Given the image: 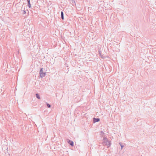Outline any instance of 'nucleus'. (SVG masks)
<instances>
[{"mask_svg":"<svg viewBox=\"0 0 156 156\" xmlns=\"http://www.w3.org/2000/svg\"><path fill=\"white\" fill-rule=\"evenodd\" d=\"M45 103L46 104L48 108H50L51 107V105L50 104L46 102H45Z\"/></svg>","mask_w":156,"mask_h":156,"instance_id":"7","label":"nucleus"},{"mask_svg":"<svg viewBox=\"0 0 156 156\" xmlns=\"http://www.w3.org/2000/svg\"><path fill=\"white\" fill-rule=\"evenodd\" d=\"M104 133L102 131H101V132L100 135H104Z\"/></svg>","mask_w":156,"mask_h":156,"instance_id":"10","label":"nucleus"},{"mask_svg":"<svg viewBox=\"0 0 156 156\" xmlns=\"http://www.w3.org/2000/svg\"><path fill=\"white\" fill-rule=\"evenodd\" d=\"M67 142L68 144L71 146H74V143L72 141L68 140Z\"/></svg>","mask_w":156,"mask_h":156,"instance_id":"4","label":"nucleus"},{"mask_svg":"<svg viewBox=\"0 0 156 156\" xmlns=\"http://www.w3.org/2000/svg\"><path fill=\"white\" fill-rule=\"evenodd\" d=\"M119 144L120 145L121 147V150H122V149L123 147H124V145L122 144H121V143H119Z\"/></svg>","mask_w":156,"mask_h":156,"instance_id":"8","label":"nucleus"},{"mask_svg":"<svg viewBox=\"0 0 156 156\" xmlns=\"http://www.w3.org/2000/svg\"><path fill=\"white\" fill-rule=\"evenodd\" d=\"M35 95H36V97L37 98H38V99H40L41 98L40 95L38 93L36 94Z\"/></svg>","mask_w":156,"mask_h":156,"instance_id":"6","label":"nucleus"},{"mask_svg":"<svg viewBox=\"0 0 156 156\" xmlns=\"http://www.w3.org/2000/svg\"><path fill=\"white\" fill-rule=\"evenodd\" d=\"M43 68H41L39 72L40 77L41 78L44 77L46 75V72H43Z\"/></svg>","mask_w":156,"mask_h":156,"instance_id":"2","label":"nucleus"},{"mask_svg":"<svg viewBox=\"0 0 156 156\" xmlns=\"http://www.w3.org/2000/svg\"><path fill=\"white\" fill-rule=\"evenodd\" d=\"M28 6L29 8H30L31 7V5L30 3V2L28 3Z\"/></svg>","mask_w":156,"mask_h":156,"instance_id":"9","label":"nucleus"},{"mask_svg":"<svg viewBox=\"0 0 156 156\" xmlns=\"http://www.w3.org/2000/svg\"><path fill=\"white\" fill-rule=\"evenodd\" d=\"M27 3L30 2V0H27Z\"/></svg>","mask_w":156,"mask_h":156,"instance_id":"12","label":"nucleus"},{"mask_svg":"<svg viewBox=\"0 0 156 156\" xmlns=\"http://www.w3.org/2000/svg\"><path fill=\"white\" fill-rule=\"evenodd\" d=\"M26 13V12L24 10H23V14H25Z\"/></svg>","mask_w":156,"mask_h":156,"instance_id":"11","label":"nucleus"},{"mask_svg":"<svg viewBox=\"0 0 156 156\" xmlns=\"http://www.w3.org/2000/svg\"><path fill=\"white\" fill-rule=\"evenodd\" d=\"M100 119L98 118H93V121L94 123L98 122L100 121Z\"/></svg>","mask_w":156,"mask_h":156,"instance_id":"3","label":"nucleus"},{"mask_svg":"<svg viewBox=\"0 0 156 156\" xmlns=\"http://www.w3.org/2000/svg\"><path fill=\"white\" fill-rule=\"evenodd\" d=\"M72 3L74 2V3H75V1L74 0H72Z\"/></svg>","mask_w":156,"mask_h":156,"instance_id":"13","label":"nucleus"},{"mask_svg":"<svg viewBox=\"0 0 156 156\" xmlns=\"http://www.w3.org/2000/svg\"><path fill=\"white\" fill-rule=\"evenodd\" d=\"M61 17L62 20H63L64 19V13L62 11L61 12Z\"/></svg>","mask_w":156,"mask_h":156,"instance_id":"5","label":"nucleus"},{"mask_svg":"<svg viewBox=\"0 0 156 156\" xmlns=\"http://www.w3.org/2000/svg\"><path fill=\"white\" fill-rule=\"evenodd\" d=\"M102 144L104 145L107 146V147H109L111 145V141L108 140V139L105 137H104L103 139Z\"/></svg>","mask_w":156,"mask_h":156,"instance_id":"1","label":"nucleus"}]
</instances>
